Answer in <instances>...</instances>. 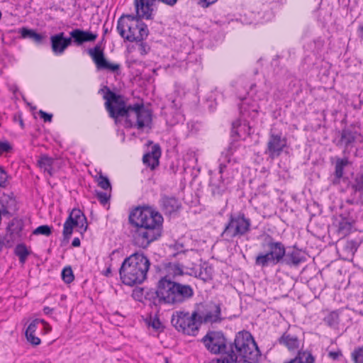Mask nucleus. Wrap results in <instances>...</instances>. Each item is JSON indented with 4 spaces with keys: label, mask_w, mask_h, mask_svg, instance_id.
Segmentation results:
<instances>
[{
    "label": "nucleus",
    "mask_w": 363,
    "mask_h": 363,
    "mask_svg": "<svg viewBox=\"0 0 363 363\" xmlns=\"http://www.w3.org/2000/svg\"><path fill=\"white\" fill-rule=\"evenodd\" d=\"M165 274L162 275L157 284L156 291H150L147 295L156 296L159 303L171 306L180 305L194 294L193 288L177 280V277L183 274V268L178 263L169 262L164 267Z\"/></svg>",
    "instance_id": "obj_1"
},
{
    "label": "nucleus",
    "mask_w": 363,
    "mask_h": 363,
    "mask_svg": "<svg viewBox=\"0 0 363 363\" xmlns=\"http://www.w3.org/2000/svg\"><path fill=\"white\" fill-rule=\"evenodd\" d=\"M99 93H104L105 106L111 118H125L128 127H136L139 130L149 126L151 123V111L145 108L143 104L128 106L123 96L116 94L106 86L101 89Z\"/></svg>",
    "instance_id": "obj_2"
},
{
    "label": "nucleus",
    "mask_w": 363,
    "mask_h": 363,
    "mask_svg": "<svg viewBox=\"0 0 363 363\" xmlns=\"http://www.w3.org/2000/svg\"><path fill=\"white\" fill-rule=\"evenodd\" d=\"M162 216L151 207H138L129 215V221L135 228L133 242L135 246L145 249L162 233Z\"/></svg>",
    "instance_id": "obj_3"
},
{
    "label": "nucleus",
    "mask_w": 363,
    "mask_h": 363,
    "mask_svg": "<svg viewBox=\"0 0 363 363\" xmlns=\"http://www.w3.org/2000/svg\"><path fill=\"white\" fill-rule=\"evenodd\" d=\"M150 262L143 254L135 252L126 257L119 269L122 282L128 286L142 284L147 279Z\"/></svg>",
    "instance_id": "obj_4"
},
{
    "label": "nucleus",
    "mask_w": 363,
    "mask_h": 363,
    "mask_svg": "<svg viewBox=\"0 0 363 363\" xmlns=\"http://www.w3.org/2000/svg\"><path fill=\"white\" fill-rule=\"evenodd\" d=\"M206 349L213 354H222L220 358L213 359L211 363H235L237 355L233 345H228L227 340L220 331H209L202 338Z\"/></svg>",
    "instance_id": "obj_5"
},
{
    "label": "nucleus",
    "mask_w": 363,
    "mask_h": 363,
    "mask_svg": "<svg viewBox=\"0 0 363 363\" xmlns=\"http://www.w3.org/2000/svg\"><path fill=\"white\" fill-rule=\"evenodd\" d=\"M262 248L263 252L258 253L255 257V265L264 268L283 262L286 255V247L281 242L267 236L262 242Z\"/></svg>",
    "instance_id": "obj_6"
},
{
    "label": "nucleus",
    "mask_w": 363,
    "mask_h": 363,
    "mask_svg": "<svg viewBox=\"0 0 363 363\" xmlns=\"http://www.w3.org/2000/svg\"><path fill=\"white\" fill-rule=\"evenodd\" d=\"M117 30L120 35L129 42H140L149 33L146 24L133 15L121 16L117 23Z\"/></svg>",
    "instance_id": "obj_7"
},
{
    "label": "nucleus",
    "mask_w": 363,
    "mask_h": 363,
    "mask_svg": "<svg viewBox=\"0 0 363 363\" xmlns=\"http://www.w3.org/2000/svg\"><path fill=\"white\" fill-rule=\"evenodd\" d=\"M233 345V350L237 355L244 360L257 361L260 352L252 335L247 331H240L237 333Z\"/></svg>",
    "instance_id": "obj_8"
},
{
    "label": "nucleus",
    "mask_w": 363,
    "mask_h": 363,
    "mask_svg": "<svg viewBox=\"0 0 363 363\" xmlns=\"http://www.w3.org/2000/svg\"><path fill=\"white\" fill-rule=\"evenodd\" d=\"M250 227V219L245 217L243 213H239L235 216L230 215L221 236L223 240L233 242L234 238H241L248 233Z\"/></svg>",
    "instance_id": "obj_9"
},
{
    "label": "nucleus",
    "mask_w": 363,
    "mask_h": 363,
    "mask_svg": "<svg viewBox=\"0 0 363 363\" xmlns=\"http://www.w3.org/2000/svg\"><path fill=\"white\" fill-rule=\"evenodd\" d=\"M199 313L194 311L191 314L188 312L176 311L172 315V325L179 331L189 335H195L199 330L197 316Z\"/></svg>",
    "instance_id": "obj_10"
},
{
    "label": "nucleus",
    "mask_w": 363,
    "mask_h": 363,
    "mask_svg": "<svg viewBox=\"0 0 363 363\" xmlns=\"http://www.w3.org/2000/svg\"><path fill=\"white\" fill-rule=\"evenodd\" d=\"M74 227H77L81 233L85 232L88 227L86 218L79 208H74L64 223L62 234L65 240L70 238Z\"/></svg>",
    "instance_id": "obj_11"
},
{
    "label": "nucleus",
    "mask_w": 363,
    "mask_h": 363,
    "mask_svg": "<svg viewBox=\"0 0 363 363\" xmlns=\"http://www.w3.org/2000/svg\"><path fill=\"white\" fill-rule=\"evenodd\" d=\"M87 52L99 70H108L112 72H116L119 70V64L111 63L106 60L104 50L100 45L97 44L93 48H89Z\"/></svg>",
    "instance_id": "obj_12"
},
{
    "label": "nucleus",
    "mask_w": 363,
    "mask_h": 363,
    "mask_svg": "<svg viewBox=\"0 0 363 363\" xmlns=\"http://www.w3.org/2000/svg\"><path fill=\"white\" fill-rule=\"evenodd\" d=\"M197 316L199 324L201 323H220L223 320L221 317V308L219 304L210 303L205 306L203 311L198 310Z\"/></svg>",
    "instance_id": "obj_13"
},
{
    "label": "nucleus",
    "mask_w": 363,
    "mask_h": 363,
    "mask_svg": "<svg viewBox=\"0 0 363 363\" xmlns=\"http://www.w3.org/2000/svg\"><path fill=\"white\" fill-rule=\"evenodd\" d=\"M286 146V140L281 137V134L271 133L267 142V147L265 153L269 155L271 159L279 157Z\"/></svg>",
    "instance_id": "obj_14"
},
{
    "label": "nucleus",
    "mask_w": 363,
    "mask_h": 363,
    "mask_svg": "<svg viewBox=\"0 0 363 363\" xmlns=\"http://www.w3.org/2000/svg\"><path fill=\"white\" fill-rule=\"evenodd\" d=\"M52 51L55 55H60L72 43L70 37H65L63 32L53 35L50 37Z\"/></svg>",
    "instance_id": "obj_15"
},
{
    "label": "nucleus",
    "mask_w": 363,
    "mask_h": 363,
    "mask_svg": "<svg viewBox=\"0 0 363 363\" xmlns=\"http://www.w3.org/2000/svg\"><path fill=\"white\" fill-rule=\"evenodd\" d=\"M69 36L72 38V43L79 46L84 43L95 41L98 35L89 30L76 28L69 32Z\"/></svg>",
    "instance_id": "obj_16"
},
{
    "label": "nucleus",
    "mask_w": 363,
    "mask_h": 363,
    "mask_svg": "<svg viewBox=\"0 0 363 363\" xmlns=\"http://www.w3.org/2000/svg\"><path fill=\"white\" fill-rule=\"evenodd\" d=\"M160 205L162 210L166 214H172L177 211L181 206L179 201L176 197L167 195H162Z\"/></svg>",
    "instance_id": "obj_17"
},
{
    "label": "nucleus",
    "mask_w": 363,
    "mask_h": 363,
    "mask_svg": "<svg viewBox=\"0 0 363 363\" xmlns=\"http://www.w3.org/2000/svg\"><path fill=\"white\" fill-rule=\"evenodd\" d=\"M306 260L305 253L294 247L291 251L286 252V255L282 262L289 266L297 267Z\"/></svg>",
    "instance_id": "obj_18"
},
{
    "label": "nucleus",
    "mask_w": 363,
    "mask_h": 363,
    "mask_svg": "<svg viewBox=\"0 0 363 363\" xmlns=\"http://www.w3.org/2000/svg\"><path fill=\"white\" fill-rule=\"evenodd\" d=\"M161 156V149L158 145H155L152 147L150 152L144 155L143 157V163L151 169H155L159 165V158Z\"/></svg>",
    "instance_id": "obj_19"
},
{
    "label": "nucleus",
    "mask_w": 363,
    "mask_h": 363,
    "mask_svg": "<svg viewBox=\"0 0 363 363\" xmlns=\"http://www.w3.org/2000/svg\"><path fill=\"white\" fill-rule=\"evenodd\" d=\"M358 133L357 131L349 128H345L340 133V138L338 140L337 146H344L347 148L352 147L356 141Z\"/></svg>",
    "instance_id": "obj_20"
},
{
    "label": "nucleus",
    "mask_w": 363,
    "mask_h": 363,
    "mask_svg": "<svg viewBox=\"0 0 363 363\" xmlns=\"http://www.w3.org/2000/svg\"><path fill=\"white\" fill-rule=\"evenodd\" d=\"M227 168L225 163H220L219 164V174H220V181L218 183L214 182L213 179L211 181L213 194H220L223 193L226 189V184L224 182L223 174Z\"/></svg>",
    "instance_id": "obj_21"
},
{
    "label": "nucleus",
    "mask_w": 363,
    "mask_h": 363,
    "mask_svg": "<svg viewBox=\"0 0 363 363\" xmlns=\"http://www.w3.org/2000/svg\"><path fill=\"white\" fill-rule=\"evenodd\" d=\"M19 33L21 34L23 38H30L36 44H42L43 41L45 38V36L40 33H38L35 30L33 29H28L27 28H22L19 30Z\"/></svg>",
    "instance_id": "obj_22"
},
{
    "label": "nucleus",
    "mask_w": 363,
    "mask_h": 363,
    "mask_svg": "<svg viewBox=\"0 0 363 363\" xmlns=\"http://www.w3.org/2000/svg\"><path fill=\"white\" fill-rule=\"evenodd\" d=\"M349 164L347 158H337L335 162L334 184L340 183V179L343 177L344 168Z\"/></svg>",
    "instance_id": "obj_23"
},
{
    "label": "nucleus",
    "mask_w": 363,
    "mask_h": 363,
    "mask_svg": "<svg viewBox=\"0 0 363 363\" xmlns=\"http://www.w3.org/2000/svg\"><path fill=\"white\" fill-rule=\"evenodd\" d=\"M55 160L47 155H43L38 160V167L44 172H47L50 176H52V164Z\"/></svg>",
    "instance_id": "obj_24"
},
{
    "label": "nucleus",
    "mask_w": 363,
    "mask_h": 363,
    "mask_svg": "<svg viewBox=\"0 0 363 363\" xmlns=\"http://www.w3.org/2000/svg\"><path fill=\"white\" fill-rule=\"evenodd\" d=\"M279 343L284 345L289 350H294L298 347V340L296 336L284 333L279 338Z\"/></svg>",
    "instance_id": "obj_25"
},
{
    "label": "nucleus",
    "mask_w": 363,
    "mask_h": 363,
    "mask_svg": "<svg viewBox=\"0 0 363 363\" xmlns=\"http://www.w3.org/2000/svg\"><path fill=\"white\" fill-rule=\"evenodd\" d=\"M1 203L2 206L1 209L0 210L1 213L11 214L16 209V200L12 198L6 197L1 201Z\"/></svg>",
    "instance_id": "obj_26"
},
{
    "label": "nucleus",
    "mask_w": 363,
    "mask_h": 363,
    "mask_svg": "<svg viewBox=\"0 0 363 363\" xmlns=\"http://www.w3.org/2000/svg\"><path fill=\"white\" fill-rule=\"evenodd\" d=\"M352 223L345 218H342L338 223L337 233L341 237L347 235L352 230Z\"/></svg>",
    "instance_id": "obj_27"
},
{
    "label": "nucleus",
    "mask_w": 363,
    "mask_h": 363,
    "mask_svg": "<svg viewBox=\"0 0 363 363\" xmlns=\"http://www.w3.org/2000/svg\"><path fill=\"white\" fill-rule=\"evenodd\" d=\"M351 188L354 194L358 193L359 196L363 195V173L356 174L354 181L351 184Z\"/></svg>",
    "instance_id": "obj_28"
},
{
    "label": "nucleus",
    "mask_w": 363,
    "mask_h": 363,
    "mask_svg": "<svg viewBox=\"0 0 363 363\" xmlns=\"http://www.w3.org/2000/svg\"><path fill=\"white\" fill-rule=\"evenodd\" d=\"M15 254L18 257L19 261L24 263L27 257L29 255L30 252L24 244H18L15 247Z\"/></svg>",
    "instance_id": "obj_29"
},
{
    "label": "nucleus",
    "mask_w": 363,
    "mask_h": 363,
    "mask_svg": "<svg viewBox=\"0 0 363 363\" xmlns=\"http://www.w3.org/2000/svg\"><path fill=\"white\" fill-rule=\"evenodd\" d=\"M151 290H149L146 291V294H144V289L143 288H136L133 291L132 293V297L138 301H143V297L148 299H157L156 296L152 297L151 294L147 295V293L150 292Z\"/></svg>",
    "instance_id": "obj_30"
},
{
    "label": "nucleus",
    "mask_w": 363,
    "mask_h": 363,
    "mask_svg": "<svg viewBox=\"0 0 363 363\" xmlns=\"http://www.w3.org/2000/svg\"><path fill=\"white\" fill-rule=\"evenodd\" d=\"M323 320L328 326L335 327L339 323V314L336 311H332L324 318Z\"/></svg>",
    "instance_id": "obj_31"
},
{
    "label": "nucleus",
    "mask_w": 363,
    "mask_h": 363,
    "mask_svg": "<svg viewBox=\"0 0 363 363\" xmlns=\"http://www.w3.org/2000/svg\"><path fill=\"white\" fill-rule=\"evenodd\" d=\"M213 274V269L211 266H203L199 272V277L203 281H206L212 279Z\"/></svg>",
    "instance_id": "obj_32"
},
{
    "label": "nucleus",
    "mask_w": 363,
    "mask_h": 363,
    "mask_svg": "<svg viewBox=\"0 0 363 363\" xmlns=\"http://www.w3.org/2000/svg\"><path fill=\"white\" fill-rule=\"evenodd\" d=\"M247 129L248 132L247 134H250V128L247 126V125L245 123L243 124H241V123L239 121H235L232 124V133L240 135V132L241 130L246 131Z\"/></svg>",
    "instance_id": "obj_33"
},
{
    "label": "nucleus",
    "mask_w": 363,
    "mask_h": 363,
    "mask_svg": "<svg viewBox=\"0 0 363 363\" xmlns=\"http://www.w3.org/2000/svg\"><path fill=\"white\" fill-rule=\"evenodd\" d=\"M62 279L67 283L69 284L74 280V274L71 267H65L62 271Z\"/></svg>",
    "instance_id": "obj_34"
},
{
    "label": "nucleus",
    "mask_w": 363,
    "mask_h": 363,
    "mask_svg": "<svg viewBox=\"0 0 363 363\" xmlns=\"http://www.w3.org/2000/svg\"><path fill=\"white\" fill-rule=\"evenodd\" d=\"M33 234L50 236L52 234V227L48 225L38 226L33 230Z\"/></svg>",
    "instance_id": "obj_35"
},
{
    "label": "nucleus",
    "mask_w": 363,
    "mask_h": 363,
    "mask_svg": "<svg viewBox=\"0 0 363 363\" xmlns=\"http://www.w3.org/2000/svg\"><path fill=\"white\" fill-rule=\"evenodd\" d=\"M98 184L99 186L104 189H111V183L107 177L104 176L102 174H100L98 178Z\"/></svg>",
    "instance_id": "obj_36"
},
{
    "label": "nucleus",
    "mask_w": 363,
    "mask_h": 363,
    "mask_svg": "<svg viewBox=\"0 0 363 363\" xmlns=\"http://www.w3.org/2000/svg\"><path fill=\"white\" fill-rule=\"evenodd\" d=\"M12 150L13 147L9 141H0V155L4 153L10 152Z\"/></svg>",
    "instance_id": "obj_37"
},
{
    "label": "nucleus",
    "mask_w": 363,
    "mask_h": 363,
    "mask_svg": "<svg viewBox=\"0 0 363 363\" xmlns=\"http://www.w3.org/2000/svg\"><path fill=\"white\" fill-rule=\"evenodd\" d=\"M352 358L355 363H363V347L355 350L352 353Z\"/></svg>",
    "instance_id": "obj_38"
},
{
    "label": "nucleus",
    "mask_w": 363,
    "mask_h": 363,
    "mask_svg": "<svg viewBox=\"0 0 363 363\" xmlns=\"http://www.w3.org/2000/svg\"><path fill=\"white\" fill-rule=\"evenodd\" d=\"M27 340L33 345H39L41 342L40 339L35 336L34 333H26Z\"/></svg>",
    "instance_id": "obj_39"
},
{
    "label": "nucleus",
    "mask_w": 363,
    "mask_h": 363,
    "mask_svg": "<svg viewBox=\"0 0 363 363\" xmlns=\"http://www.w3.org/2000/svg\"><path fill=\"white\" fill-rule=\"evenodd\" d=\"M96 197L101 203L106 204L110 199V195L106 192L99 191L96 193Z\"/></svg>",
    "instance_id": "obj_40"
},
{
    "label": "nucleus",
    "mask_w": 363,
    "mask_h": 363,
    "mask_svg": "<svg viewBox=\"0 0 363 363\" xmlns=\"http://www.w3.org/2000/svg\"><path fill=\"white\" fill-rule=\"evenodd\" d=\"M8 176L6 172L0 167V187H5L7 184Z\"/></svg>",
    "instance_id": "obj_41"
},
{
    "label": "nucleus",
    "mask_w": 363,
    "mask_h": 363,
    "mask_svg": "<svg viewBox=\"0 0 363 363\" xmlns=\"http://www.w3.org/2000/svg\"><path fill=\"white\" fill-rule=\"evenodd\" d=\"M39 323L38 319L33 320L28 326L26 333H35L37 328V324Z\"/></svg>",
    "instance_id": "obj_42"
},
{
    "label": "nucleus",
    "mask_w": 363,
    "mask_h": 363,
    "mask_svg": "<svg viewBox=\"0 0 363 363\" xmlns=\"http://www.w3.org/2000/svg\"><path fill=\"white\" fill-rule=\"evenodd\" d=\"M342 354L340 350H337V351H331L328 353V357L333 360H337L340 357H342Z\"/></svg>",
    "instance_id": "obj_43"
},
{
    "label": "nucleus",
    "mask_w": 363,
    "mask_h": 363,
    "mask_svg": "<svg viewBox=\"0 0 363 363\" xmlns=\"http://www.w3.org/2000/svg\"><path fill=\"white\" fill-rule=\"evenodd\" d=\"M39 115L41 118L43 119L45 122H51L52 118V115L50 113H48L42 110L39 111Z\"/></svg>",
    "instance_id": "obj_44"
},
{
    "label": "nucleus",
    "mask_w": 363,
    "mask_h": 363,
    "mask_svg": "<svg viewBox=\"0 0 363 363\" xmlns=\"http://www.w3.org/2000/svg\"><path fill=\"white\" fill-rule=\"evenodd\" d=\"M149 325L155 330H159L162 327V323L157 318H153Z\"/></svg>",
    "instance_id": "obj_45"
},
{
    "label": "nucleus",
    "mask_w": 363,
    "mask_h": 363,
    "mask_svg": "<svg viewBox=\"0 0 363 363\" xmlns=\"http://www.w3.org/2000/svg\"><path fill=\"white\" fill-rule=\"evenodd\" d=\"M172 247L174 250L177 252V253L173 254L174 256H175L177 254L184 252L183 244L177 242L173 245Z\"/></svg>",
    "instance_id": "obj_46"
},
{
    "label": "nucleus",
    "mask_w": 363,
    "mask_h": 363,
    "mask_svg": "<svg viewBox=\"0 0 363 363\" xmlns=\"http://www.w3.org/2000/svg\"><path fill=\"white\" fill-rule=\"evenodd\" d=\"M216 1H217V0H199V4L203 8H207L208 6L214 4Z\"/></svg>",
    "instance_id": "obj_47"
},
{
    "label": "nucleus",
    "mask_w": 363,
    "mask_h": 363,
    "mask_svg": "<svg viewBox=\"0 0 363 363\" xmlns=\"http://www.w3.org/2000/svg\"><path fill=\"white\" fill-rule=\"evenodd\" d=\"M354 241H348L345 245V248L350 250V251L354 252L357 250Z\"/></svg>",
    "instance_id": "obj_48"
},
{
    "label": "nucleus",
    "mask_w": 363,
    "mask_h": 363,
    "mask_svg": "<svg viewBox=\"0 0 363 363\" xmlns=\"http://www.w3.org/2000/svg\"><path fill=\"white\" fill-rule=\"evenodd\" d=\"M158 1H162V3H164L169 6L174 5L178 0H157Z\"/></svg>",
    "instance_id": "obj_49"
},
{
    "label": "nucleus",
    "mask_w": 363,
    "mask_h": 363,
    "mask_svg": "<svg viewBox=\"0 0 363 363\" xmlns=\"http://www.w3.org/2000/svg\"><path fill=\"white\" fill-rule=\"evenodd\" d=\"M72 245L73 247H79L80 246V240L78 238H74L72 242Z\"/></svg>",
    "instance_id": "obj_50"
},
{
    "label": "nucleus",
    "mask_w": 363,
    "mask_h": 363,
    "mask_svg": "<svg viewBox=\"0 0 363 363\" xmlns=\"http://www.w3.org/2000/svg\"><path fill=\"white\" fill-rule=\"evenodd\" d=\"M4 249H6V245L4 240L0 238V253L3 251Z\"/></svg>",
    "instance_id": "obj_51"
},
{
    "label": "nucleus",
    "mask_w": 363,
    "mask_h": 363,
    "mask_svg": "<svg viewBox=\"0 0 363 363\" xmlns=\"http://www.w3.org/2000/svg\"><path fill=\"white\" fill-rule=\"evenodd\" d=\"M358 33L359 38H363V23L359 26Z\"/></svg>",
    "instance_id": "obj_52"
},
{
    "label": "nucleus",
    "mask_w": 363,
    "mask_h": 363,
    "mask_svg": "<svg viewBox=\"0 0 363 363\" xmlns=\"http://www.w3.org/2000/svg\"><path fill=\"white\" fill-rule=\"evenodd\" d=\"M43 311L46 314H50L52 311V309L50 308V307H48V306H45L44 308H43Z\"/></svg>",
    "instance_id": "obj_53"
},
{
    "label": "nucleus",
    "mask_w": 363,
    "mask_h": 363,
    "mask_svg": "<svg viewBox=\"0 0 363 363\" xmlns=\"http://www.w3.org/2000/svg\"><path fill=\"white\" fill-rule=\"evenodd\" d=\"M111 267H109L105 271L104 275L106 276V277H108L111 274Z\"/></svg>",
    "instance_id": "obj_54"
},
{
    "label": "nucleus",
    "mask_w": 363,
    "mask_h": 363,
    "mask_svg": "<svg viewBox=\"0 0 363 363\" xmlns=\"http://www.w3.org/2000/svg\"><path fill=\"white\" fill-rule=\"evenodd\" d=\"M348 202L350 203H357V201H354V199H353L351 201H348Z\"/></svg>",
    "instance_id": "obj_55"
},
{
    "label": "nucleus",
    "mask_w": 363,
    "mask_h": 363,
    "mask_svg": "<svg viewBox=\"0 0 363 363\" xmlns=\"http://www.w3.org/2000/svg\"><path fill=\"white\" fill-rule=\"evenodd\" d=\"M20 125H21V127L23 126V122L22 119L20 120Z\"/></svg>",
    "instance_id": "obj_56"
},
{
    "label": "nucleus",
    "mask_w": 363,
    "mask_h": 363,
    "mask_svg": "<svg viewBox=\"0 0 363 363\" xmlns=\"http://www.w3.org/2000/svg\"><path fill=\"white\" fill-rule=\"evenodd\" d=\"M164 363H169V360H168V359H167V358H165V359H164Z\"/></svg>",
    "instance_id": "obj_57"
},
{
    "label": "nucleus",
    "mask_w": 363,
    "mask_h": 363,
    "mask_svg": "<svg viewBox=\"0 0 363 363\" xmlns=\"http://www.w3.org/2000/svg\"><path fill=\"white\" fill-rule=\"evenodd\" d=\"M107 33H108V29L107 28L104 29V33L106 34Z\"/></svg>",
    "instance_id": "obj_58"
}]
</instances>
